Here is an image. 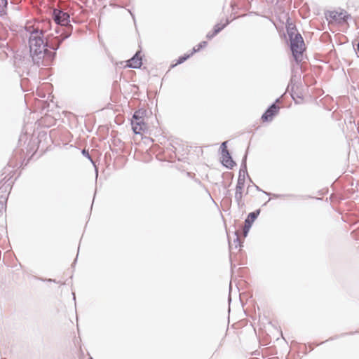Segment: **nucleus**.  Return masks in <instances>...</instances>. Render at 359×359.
<instances>
[{
	"mask_svg": "<svg viewBox=\"0 0 359 359\" xmlns=\"http://www.w3.org/2000/svg\"><path fill=\"white\" fill-rule=\"evenodd\" d=\"M246 159L247 153L245 154L243 159L242 161L241 168L239 171V176L236 187L235 200L237 202L238 206L244 205V202L243 201L242 198L243 189L245 186V172H246L247 170Z\"/></svg>",
	"mask_w": 359,
	"mask_h": 359,
	"instance_id": "3",
	"label": "nucleus"
},
{
	"mask_svg": "<svg viewBox=\"0 0 359 359\" xmlns=\"http://www.w3.org/2000/svg\"><path fill=\"white\" fill-rule=\"evenodd\" d=\"M48 281H50H50H55V280H52L51 278H49V279L48 280Z\"/></svg>",
	"mask_w": 359,
	"mask_h": 359,
	"instance_id": "22",
	"label": "nucleus"
},
{
	"mask_svg": "<svg viewBox=\"0 0 359 359\" xmlns=\"http://www.w3.org/2000/svg\"><path fill=\"white\" fill-rule=\"evenodd\" d=\"M140 111H135L133 116L132 121H140V119H143L142 117L140 115Z\"/></svg>",
	"mask_w": 359,
	"mask_h": 359,
	"instance_id": "16",
	"label": "nucleus"
},
{
	"mask_svg": "<svg viewBox=\"0 0 359 359\" xmlns=\"http://www.w3.org/2000/svg\"><path fill=\"white\" fill-rule=\"evenodd\" d=\"M43 32L39 29H33L30 32L29 37V46L30 55L34 64L40 66L48 65V64L53 60L55 55V53L50 52L46 48V43H45L43 39Z\"/></svg>",
	"mask_w": 359,
	"mask_h": 359,
	"instance_id": "1",
	"label": "nucleus"
},
{
	"mask_svg": "<svg viewBox=\"0 0 359 359\" xmlns=\"http://www.w3.org/2000/svg\"><path fill=\"white\" fill-rule=\"evenodd\" d=\"M131 125L133 130L135 134H140L142 131H144L146 128L143 119H140V121H131Z\"/></svg>",
	"mask_w": 359,
	"mask_h": 359,
	"instance_id": "9",
	"label": "nucleus"
},
{
	"mask_svg": "<svg viewBox=\"0 0 359 359\" xmlns=\"http://www.w3.org/2000/svg\"><path fill=\"white\" fill-rule=\"evenodd\" d=\"M259 213H260V210H257L255 212H250L248 215L247 219L245 221V225L243 227V235L245 237L247 236L248 231H249L253 222L257 219V217H258Z\"/></svg>",
	"mask_w": 359,
	"mask_h": 359,
	"instance_id": "5",
	"label": "nucleus"
},
{
	"mask_svg": "<svg viewBox=\"0 0 359 359\" xmlns=\"http://www.w3.org/2000/svg\"><path fill=\"white\" fill-rule=\"evenodd\" d=\"M69 34L65 35L62 39H60L58 36L55 37L54 39H51L50 41L46 42V46L49 47L50 48L53 50H57L60 43L62 42V41L67 38H68Z\"/></svg>",
	"mask_w": 359,
	"mask_h": 359,
	"instance_id": "8",
	"label": "nucleus"
},
{
	"mask_svg": "<svg viewBox=\"0 0 359 359\" xmlns=\"http://www.w3.org/2000/svg\"><path fill=\"white\" fill-rule=\"evenodd\" d=\"M226 143H227V142H224L222 143V145H221L222 153L224 151L227 150L226 149Z\"/></svg>",
	"mask_w": 359,
	"mask_h": 359,
	"instance_id": "20",
	"label": "nucleus"
},
{
	"mask_svg": "<svg viewBox=\"0 0 359 359\" xmlns=\"http://www.w3.org/2000/svg\"><path fill=\"white\" fill-rule=\"evenodd\" d=\"M90 359H93L92 358H90Z\"/></svg>",
	"mask_w": 359,
	"mask_h": 359,
	"instance_id": "24",
	"label": "nucleus"
},
{
	"mask_svg": "<svg viewBox=\"0 0 359 359\" xmlns=\"http://www.w3.org/2000/svg\"><path fill=\"white\" fill-rule=\"evenodd\" d=\"M278 107L276 104H271L262 115V119L263 121H271L272 117L278 113Z\"/></svg>",
	"mask_w": 359,
	"mask_h": 359,
	"instance_id": "6",
	"label": "nucleus"
},
{
	"mask_svg": "<svg viewBox=\"0 0 359 359\" xmlns=\"http://www.w3.org/2000/svg\"><path fill=\"white\" fill-rule=\"evenodd\" d=\"M140 52H137L136 54L128 61V67L131 68H140L142 65V57L140 56Z\"/></svg>",
	"mask_w": 359,
	"mask_h": 359,
	"instance_id": "10",
	"label": "nucleus"
},
{
	"mask_svg": "<svg viewBox=\"0 0 359 359\" xmlns=\"http://www.w3.org/2000/svg\"><path fill=\"white\" fill-rule=\"evenodd\" d=\"M236 238L233 239V241L231 242L230 240L229 241V248L231 249L234 246L235 248L241 246V240L237 231L235 232Z\"/></svg>",
	"mask_w": 359,
	"mask_h": 359,
	"instance_id": "12",
	"label": "nucleus"
},
{
	"mask_svg": "<svg viewBox=\"0 0 359 359\" xmlns=\"http://www.w3.org/2000/svg\"><path fill=\"white\" fill-rule=\"evenodd\" d=\"M53 17L57 25H67L69 22V15L59 9H54Z\"/></svg>",
	"mask_w": 359,
	"mask_h": 359,
	"instance_id": "4",
	"label": "nucleus"
},
{
	"mask_svg": "<svg viewBox=\"0 0 359 359\" xmlns=\"http://www.w3.org/2000/svg\"><path fill=\"white\" fill-rule=\"evenodd\" d=\"M7 0H0V15L6 14Z\"/></svg>",
	"mask_w": 359,
	"mask_h": 359,
	"instance_id": "13",
	"label": "nucleus"
},
{
	"mask_svg": "<svg viewBox=\"0 0 359 359\" xmlns=\"http://www.w3.org/2000/svg\"><path fill=\"white\" fill-rule=\"evenodd\" d=\"M358 50L359 51V42H358Z\"/></svg>",
	"mask_w": 359,
	"mask_h": 359,
	"instance_id": "23",
	"label": "nucleus"
},
{
	"mask_svg": "<svg viewBox=\"0 0 359 359\" xmlns=\"http://www.w3.org/2000/svg\"><path fill=\"white\" fill-rule=\"evenodd\" d=\"M329 17L335 21H339V22H341V21H346L348 15H346V12L339 13L337 11H332L330 13Z\"/></svg>",
	"mask_w": 359,
	"mask_h": 359,
	"instance_id": "11",
	"label": "nucleus"
},
{
	"mask_svg": "<svg viewBox=\"0 0 359 359\" xmlns=\"http://www.w3.org/2000/svg\"><path fill=\"white\" fill-rule=\"evenodd\" d=\"M273 196L274 198H285V197H292L294 196L293 195H279V194H273Z\"/></svg>",
	"mask_w": 359,
	"mask_h": 359,
	"instance_id": "19",
	"label": "nucleus"
},
{
	"mask_svg": "<svg viewBox=\"0 0 359 359\" xmlns=\"http://www.w3.org/2000/svg\"><path fill=\"white\" fill-rule=\"evenodd\" d=\"M290 41V48L292 55L297 62L302 59V53L305 50V44L302 35L296 32V29L292 28L287 31Z\"/></svg>",
	"mask_w": 359,
	"mask_h": 359,
	"instance_id": "2",
	"label": "nucleus"
},
{
	"mask_svg": "<svg viewBox=\"0 0 359 359\" xmlns=\"http://www.w3.org/2000/svg\"><path fill=\"white\" fill-rule=\"evenodd\" d=\"M190 57V55L180 57L177 61V64H181L187 60Z\"/></svg>",
	"mask_w": 359,
	"mask_h": 359,
	"instance_id": "17",
	"label": "nucleus"
},
{
	"mask_svg": "<svg viewBox=\"0 0 359 359\" xmlns=\"http://www.w3.org/2000/svg\"><path fill=\"white\" fill-rule=\"evenodd\" d=\"M82 154H83L84 156L87 157L88 159H90V161H92V162H93V160H92V158H91V157H90V154H89V153H88V151H86V149H83V150H82Z\"/></svg>",
	"mask_w": 359,
	"mask_h": 359,
	"instance_id": "18",
	"label": "nucleus"
},
{
	"mask_svg": "<svg viewBox=\"0 0 359 359\" xmlns=\"http://www.w3.org/2000/svg\"><path fill=\"white\" fill-rule=\"evenodd\" d=\"M206 45H207L206 41H202L197 46V48H196V47L194 48V52L198 51L201 48L205 47Z\"/></svg>",
	"mask_w": 359,
	"mask_h": 359,
	"instance_id": "15",
	"label": "nucleus"
},
{
	"mask_svg": "<svg viewBox=\"0 0 359 359\" xmlns=\"http://www.w3.org/2000/svg\"><path fill=\"white\" fill-rule=\"evenodd\" d=\"M227 24H228V22H226V23H225L222 25H220L219 24L216 25L214 27V34H217L219 32H221L226 27V25Z\"/></svg>",
	"mask_w": 359,
	"mask_h": 359,
	"instance_id": "14",
	"label": "nucleus"
},
{
	"mask_svg": "<svg viewBox=\"0 0 359 359\" xmlns=\"http://www.w3.org/2000/svg\"><path fill=\"white\" fill-rule=\"evenodd\" d=\"M217 34H214V31L212 32H209L207 34L206 37L209 39L213 38Z\"/></svg>",
	"mask_w": 359,
	"mask_h": 359,
	"instance_id": "21",
	"label": "nucleus"
},
{
	"mask_svg": "<svg viewBox=\"0 0 359 359\" xmlns=\"http://www.w3.org/2000/svg\"><path fill=\"white\" fill-rule=\"evenodd\" d=\"M222 164L228 168H232L235 165L228 150H225L222 153Z\"/></svg>",
	"mask_w": 359,
	"mask_h": 359,
	"instance_id": "7",
	"label": "nucleus"
}]
</instances>
